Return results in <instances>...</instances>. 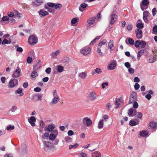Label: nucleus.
I'll list each match as a JSON object with an SVG mask.
<instances>
[{
	"mask_svg": "<svg viewBox=\"0 0 157 157\" xmlns=\"http://www.w3.org/2000/svg\"><path fill=\"white\" fill-rule=\"evenodd\" d=\"M97 17H90L87 21V28L89 29L93 27L96 24V19Z\"/></svg>",
	"mask_w": 157,
	"mask_h": 157,
	"instance_id": "f257e3e1",
	"label": "nucleus"
},
{
	"mask_svg": "<svg viewBox=\"0 0 157 157\" xmlns=\"http://www.w3.org/2000/svg\"><path fill=\"white\" fill-rule=\"evenodd\" d=\"M117 19V16L116 14V11L114 10L109 18V24L112 25L116 21Z\"/></svg>",
	"mask_w": 157,
	"mask_h": 157,
	"instance_id": "f03ea898",
	"label": "nucleus"
},
{
	"mask_svg": "<svg viewBox=\"0 0 157 157\" xmlns=\"http://www.w3.org/2000/svg\"><path fill=\"white\" fill-rule=\"evenodd\" d=\"M28 42L31 45H34L37 43V38L35 36L33 35H31L29 37Z\"/></svg>",
	"mask_w": 157,
	"mask_h": 157,
	"instance_id": "7ed1b4c3",
	"label": "nucleus"
},
{
	"mask_svg": "<svg viewBox=\"0 0 157 157\" xmlns=\"http://www.w3.org/2000/svg\"><path fill=\"white\" fill-rule=\"evenodd\" d=\"M137 101V97L136 93L134 92H132L129 97L128 103L129 104H132L133 102H135Z\"/></svg>",
	"mask_w": 157,
	"mask_h": 157,
	"instance_id": "20e7f679",
	"label": "nucleus"
},
{
	"mask_svg": "<svg viewBox=\"0 0 157 157\" xmlns=\"http://www.w3.org/2000/svg\"><path fill=\"white\" fill-rule=\"evenodd\" d=\"M149 2L148 0H143L140 3V7L141 10L144 11L147 9Z\"/></svg>",
	"mask_w": 157,
	"mask_h": 157,
	"instance_id": "39448f33",
	"label": "nucleus"
},
{
	"mask_svg": "<svg viewBox=\"0 0 157 157\" xmlns=\"http://www.w3.org/2000/svg\"><path fill=\"white\" fill-rule=\"evenodd\" d=\"M82 123L85 126H90L92 124V121L91 119L88 117L83 118L82 120Z\"/></svg>",
	"mask_w": 157,
	"mask_h": 157,
	"instance_id": "423d86ee",
	"label": "nucleus"
},
{
	"mask_svg": "<svg viewBox=\"0 0 157 157\" xmlns=\"http://www.w3.org/2000/svg\"><path fill=\"white\" fill-rule=\"evenodd\" d=\"M91 51V49L90 47H86L82 48L80 50V52L83 55L86 56L89 54Z\"/></svg>",
	"mask_w": 157,
	"mask_h": 157,
	"instance_id": "0eeeda50",
	"label": "nucleus"
},
{
	"mask_svg": "<svg viewBox=\"0 0 157 157\" xmlns=\"http://www.w3.org/2000/svg\"><path fill=\"white\" fill-rule=\"evenodd\" d=\"M18 83V81L17 79L15 78H12L9 82V86L10 87H13L17 86Z\"/></svg>",
	"mask_w": 157,
	"mask_h": 157,
	"instance_id": "6e6552de",
	"label": "nucleus"
},
{
	"mask_svg": "<svg viewBox=\"0 0 157 157\" xmlns=\"http://www.w3.org/2000/svg\"><path fill=\"white\" fill-rule=\"evenodd\" d=\"M150 13L148 11H145L143 13V19L144 21L146 23H148L149 21L147 18L150 16Z\"/></svg>",
	"mask_w": 157,
	"mask_h": 157,
	"instance_id": "1a4fd4ad",
	"label": "nucleus"
},
{
	"mask_svg": "<svg viewBox=\"0 0 157 157\" xmlns=\"http://www.w3.org/2000/svg\"><path fill=\"white\" fill-rule=\"evenodd\" d=\"M116 61L113 60L109 64L107 68L109 70H113L116 67Z\"/></svg>",
	"mask_w": 157,
	"mask_h": 157,
	"instance_id": "9d476101",
	"label": "nucleus"
},
{
	"mask_svg": "<svg viewBox=\"0 0 157 157\" xmlns=\"http://www.w3.org/2000/svg\"><path fill=\"white\" fill-rule=\"evenodd\" d=\"M135 33L137 38L140 39L142 38L143 32L142 30L139 29H137L135 31Z\"/></svg>",
	"mask_w": 157,
	"mask_h": 157,
	"instance_id": "9b49d317",
	"label": "nucleus"
},
{
	"mask_svg": "<svg viewBox=\"0 0 157 157\" xmlns=\"http://www.w3.org/2000/svg\"><path fill=\"white\" fill-rule=\"evenodd\" d=\"M96 94L94 92H90L88 96V99L90 101L94 100L96 99Z\"/></svg>",
	"mask_w": 157,
	"mask_h": 157,
	"instance_id": "f8f14e48",
	"label": "nucleus"
},
{
	"mask_svg": "<svg viewBox=\"0 0 157 157\" xmlns=\"http://www.w3.org/2000/svg\"><path fill=\"white\" fill-rule=\"evenodd\" d=\"M147 94L145 95V98L148 100H150L151 98V95H153L154 94V91L152 90H149L148 91Z\"/></svg>",
	"mask_w": 157,
	"mask_h": 157,
	"instance_id": "ddd939ff",
	"label": "nucleus"
},
{
	"mask_svg": "<svg viewBox=\"0 0 157 157\" xmlns=\"http://www.w3.org/2000/svg\"><path fill=\"white\" fill-rule=\"evenodd\" d=\"M21 70L19 67L17 69H16L13 74L12 75V77L13 78H17L20 76Z\"/></svg>",
	"mask_w": 157,
	"mask_h": 157,
	"instance_id": "4468645a",
	"label": "nucleus"
},
{
	"mask_svg": "<svg viewBox=\"0 0 157 157\" xmlns=\"http://www.w3.org/2000/svg\"><path fill=\"white\" fill-rule=\"evenodd\" d=\"M36 121V118L34 117H31L30 119H28V121L32 126H34L35 125V124L34 122H35Z\"/></svg>",
	"mask_w": 157,
	"mask_h": 157,
	"instance_id": "2eb2a0df",
	"label": "nucleus"
},
{
	"mask_svg": "<svg viewBox=\"0 0 157 157\" xmlns=\"http://www.w3.org/2000/svg\"><path fill=\"white\" fill-rule=\"evenodd\" d=\"M45 148L46 150H48V148L52 147L53 144L52 143L48 141H46L44 142Z\"/></svg>",
	"mask_w": 157,
	"mask_h": 157,
	"instance_id": "dca6fc26",
	"label": "nucleus"
},
{
	"mask_svg": "<svg viewBox=\"0 0 157 157\" xmlns=\"http://www.w3.org/2000/svg\"><path fill=\"white\" fill-rule=\"evenodd\" d=\"M40 16V17H44L48 14L49 13L44 9H41L39 12Z\"/></svg>",
	"mask_w": 157,
	"mask_h": 157,
	"instance_id": "f3484780",
	"label": "nucleus"
},
{
	"mask_svg": "<svg viewBox=\"0 0 157 157\" xmlns=\"http://www.w3.org/2000/svg\"><path fill=\"white\" fill-rule=\"evenodd\" d=\"M126 44L128 45H133L134 44V40L131 38H127L125 40Z\"/></svg>",
	"mask_w": 157,
	"mask_h": 157,
	"instance_id": "a211bd4d",
	"label": "nucleus"
},
{
	"mask_svg": "<svg viewBox=\"0 0 157 157\" xmlns=\"http://www.w3.org/2000/svg\"><path fill=\"white\" fill-rule=\"evenodd\" d=\"M114 42L113 40H110L108 43V47L109 49L111 51H113L114 49Z\"/></svg>",
	"mask_w": 157,
	"mask_h": 157,
	"instance_id": "6ab92c4d",
	"label": "nucleus"
},
{
	"mask_svg": "<svg viewBox=\"0 0 157 157\" xmlns=\"http://www.w3.org/2000/svg\"><path fill=\"white\" fill-rule=\"evenodd\" d=\"M52 99V103L53 104H55L57 103L59 101V98L58 95L57 93H56V96L54 97Z\"/></svg>",
	"mask_w": 157,
	"mask_h": 157,
	"instance_id": "aec40b11",
	"label": "nucleus"
},
{
	"mask_svg": "<svg viewBox=\"0 0 157 157\" xmlns=\"http://www.w3.org/2000/svg\"><path fill=\"white\" fill-rule=\"evenodd\" d=\"M87 6V5L85 3L81 4L80 6L79 7V10L81 12H82L84 10V9H85Z\"/></svg>",
	"mask_w": 157,
	"mask_h": 157,
	"instance_id": "412c9836",
	"label": "nucleus"
},
{
	"mask_svg": "<svg viewBox=\"0 0 157 157\" xmlns=\"http://www.w3.org/2000/svg\"><path fill=\"white\" fill-rule=\"evenodd\" d=\"M135 112H134V116H135V117H137L140 119H141L142 117L143 114H142L140 112H136V110H135Z\"/></svg>",
	"mask_w": 157,
	"mask_h": 157,
	"instance_id": "4be33fe9",
	"label": "nucleus"
},
{
	"mask_svg": "<svg viewBox=\"0 0 157 157\" xmlns=\"http://www.w3.org/2000/svg\"><path fill=\"white\" fill-rule=\"evenodd\" d=\"M137 22H141V23H139L137 24V27L139 29H142L144 27V24L142 22L141 20L139 19L137 21Z\"/></svg>",
	"mask_w": 157,
	"mask_h": 157,
	"instance_id": "5701e85b",
	"label": "nucleus"
},
{
	"mask_svg": "<svg viewBox=\"0 0 157 157\" xmlns=\"http://www.w3.org/2000/svg\"><path fill=\"white\" fill-rule=\"evenodd\" d=\"M135 112V110L133 111V109L132 108H130L128 111V115L129 117H133L134 116V112Z\"/></svg>",
	"mask_w": 157,
	"mask_h": 157,
	"instance_id": "b1692460",
	"label": "nucleus"
},
{
	"mask_svg": "<svg viewBox=\"0 0 157 157\" xmlns=\"http://www.w3.org/2000/svg\"><path fill=\"white\" fill-rule=\"evenodd\" d=\"M149 126L152 128L155 129L157 127V124L155 122L152 121L149 123Z\"/></svg>",
	"mask_w": 157,
	"mask_h": 157,
	"instance_id": "393cba45",
	"label": "nucleus"
},
{
	"mask_svg": "<svg viewBox=\"0 0 157 157\" xmlns=\"http://www.w3.org/2000/svg\"><path fill=\"white\" fill-rule=\"evenodd\" d=\"M139 123V121H138L136 122L133 120H131L130 121L129 124V125L132 126H135L136 125H137Z\"/></svg>",
	"mask_w": 157,
	"mask_h": 157,
	"instance_id": "a878e982",
	"label": "nucleus"
},
{
	"mask_svg": "<svg viewBox=\"0 0 157 157\" xmlns=\"http://www.w3.org/2000/svg\"><path fill=\"white\" fill-rule=\"evenodd\" d=\"M104 123L103 119H101L98 122V128L99 129L102 128L103 126Z\"/></svg>",
	"mask_w": 157,
	"mask_h": 157,
	"instance_id": "bb28decb",
	"label": "nucleus"
},
{
	"mask_svg": "<svg viewBox=\"0 0 157 157\" xmlns=\"http://www.w3.org/2000/svg\"><path fill=\"white\" fill-rule=\"evenodd\" d=\"M121 101L119 99H116L115 101V104L116 105V108L117 109L119 107L120 105Z\"/></svg>",
	"mask_w": 157,
	"mask_h": 157,
	"instance_id": "cd10ccee",
	"label": "nucleus"
},
{
	"mask_svg": "<svg viewBox=\"0 0 157 157\" xmlns=\"http://www.w3.org/2000/svg\"><path fill=\"white\" fill-rule=\"evenodd\" d=\"M148 135V133L145 130L141 131L140 132V135L141 136L146 137Z\"/></svg>",
	"mask_w": 157,
	"mask_h": 157,
	"instance_id": "c85d7f7f",
	"label": "nucleus"
},
{
	"mask_svg": "<svg viewBox=\"0 0 157 157\" xmlns=\"http://www.w3.org/2000/svg\"><path fill=\"white\" fill-rule=\"evenodd\" d=\"M141 40H137L135 42L134 45L136 48H138L140 46L141 44Z\"/></svg>",
	"mask_w": 157,
	"mask_h": 157,
	"instance_id": "c756f323",
	"label": "nucleus"
},
{
	"mask_svg": "<svg viewBox=\"0 0 157 157\" xmlns=\"http://www.w3.org/2000/svg\"><path fill=\"white\" fill-rule=\"evenodd\" d=\"M87 76V73L85 72H82L79 74V76L81 78H85Z\"/></svg>",
	"mask_w": 157,
	"mask_h": 157,
	"instance_id": "7c9ffc66",
	"label": "nucleus"
},
{
	"mask_svg": "<svg viewBox=\"0 0 157 157\" xmlns=\"http://www.w3.org/2000/svg\"><path fill=\"white\" fill-rule=\"evenodd\" d=\"M54 128L55 127L53 125H49L48 126L47 130L48 131L50 132L52 131Z\"/></svg>",
	"mask_w": 157,
	"mask_h": 157,
	"instance_id": "2f4dec72",
	"label": "nucleus"
},
{
	"mask_svg": "<svg viewBox=\"0 0 157 157\" xmlns=\"http://www.w3.org/2000/svg\"><path fill=\"white\" fill-rule=\"evenodd\" d=\"M22 91L23 90L22 89L19 88L16 90V92L17 93L20 94V96H22L24 94L23 93H22Z\"/></svg>",
	"mask_w": 157,
	"mask_h": 157,
	"instance_id": "473e14b6",
	"label": "nucleus"
},
{
	"mask_svg": "<svg viewBox=\"0 0 157 157\" xmlns=\"http://www.w3.org/2000/svg\"><path fill=\"white\" fill-rule=\"evenodd\" d=\"M95 72H93L92 74L94 75L95 74V73H96L98 74H99L102 72L100 68H96L95 69Z\"/></svg>",
	"mask_w": 157,
	"mask_h": 157,
	"instance_id": "72a5a7b5",
	"label": "nucleus"
},
{
	"mask_svg": "<svg viewBox=\"0 0 157 157\" xmlns=\"http://www.w3.org/2000/svg\"><path fill=\"white\" fill-rule=\"evenodd\" d=\"M107 40L106 39H103L102 41H101L98 44V46L100 47H101L103 45H105L106 43Z\"/></svg>",
	"mask_w": 157,
	"mask_h": 157,
	"instance_id": "f704fd0d",
	"label": "nucleus"
},
{
	"mask_svg": "<svg viewBox=\"0 0 157 157\" xmlns=\"http://www.w3.org/2000/svg\"><path fill=\"white\" fill-rule=\"evenodd\" d=\"M152 33L157 35V25H155L153 27L152 29Z\"/></svg>",
	"mask_w": 157,
	"mask_h": 157,
	"instance_id": "c9c22d12",
	"label": "nucleus"
},
{
	"mask_svg": "<svg viewBox=\"0 0 157 157\" xmlns=\"http://www.w3.org/2000/svg\"><path fill=\"white\" fill-rule=\"evenodd\" d=\"M60 52L59 50L56 51L55 52H52L50 54V55L53 57H55L56 56H57V55H58Z\"/></svg>",
	"mask_w": 157,
	"mask_h": 157,
	"instance_id": "e433bc0d",
	"label": "nucleus"
},
{
	"mask_svg": "<svg viewBox=\"0 0 157 157\" xmlns=\"http://www.w3.org/2000/svg\"><path fill=\"white\" fill-rule=\"evenodd\" d=\"M9 19V17L7 16H3L0 21L2 22V21H8Z\"/></svg>",
	"mask_w": 157,
	"mask_h": 157,
	"instance_id": "4c0bfd02",
	"label": "nucleus"
},
{
	"mask_svg": "<svg viewBox=\"0 0 157 157\" xmlns=\"http://www.w3.org/2000/svg\"><path fill=\"white\" fill-rule=\"evenodd\" d=\"M38 75L37 74L36 72L35 71H33L32 72L31 75V77L33 78H34Z\"/></svg>",
	"mask_w": 157,
	"mask_h": 157,
	"instance_id": "58836bf2",
	"label": "nucleus"
},
{
	"mask_svg": "<svg viewBox=\"0 0 157 157\" xmlns=\"http://www.w3.org/2000/svg\"><path fill=\"white\" fill-rule=\"evenodd\" d=\"M78 146V144L76 143L74 145H70L69 146V149H71L73 148H76Z\"/></svg>",
	"mask_w": 157,
	"mask_h": 157,
	"instance_id": "ea45409f",
	"label": "nucleus"
},
{
	"mask_svg": "<svg viewBox=\"0 0 157 157\" xmlns=\"http://www.w3.org/2000/svg\"><path fill=\"white\" fill-rule=\"evenodd\" d=\"M63 70V68L62 66L59 65L57 67V71L59 72H61Z\"/></svg>",
	"mask_w": 157,
	"mask_h": 157,
	"instance_id": "a19ab883",
	"label": "nucleus"
},
{
	"mask_svg": "<svg viewBox=\"0 0 157 157\" xmlns=\"http://www.w3.org/2000/svg\"><path fill=\"white\" fill-rule=\"evenodd\" d=\"M144 53V51L143 50H141L139 51L138 53L137 56L138 57H140L141 56L143 55Z\"/></svg>",
	"mask_w": 157,
	"mask_h": 157,
	"instance_id": "79ce46f5",
	"label": "nucleus"
},
{
	"mask_svg": "<svg viewBox=\"0 0 157 157\" xmlns=\"http://www.w3.org/2000/svg\"><path fill=\"white\" fill-rule=\"evenodd\" d=\"M94 157H101V154L100 152L96 151L94 154Z\"/></svg>",
	"mask_w": 157,
	"mask_h": 157,
	"instance_id": "37998d69",
	"label": "nucleus"
},
{
	"mask_svg": "<svg viewBox=\"0 0 157 157\" xmlns=\"http://www.w3.org/2000/svg\"><path fill=\"white\" fill-rule=\"evenodd\" d=\"M56 137V135L54 134L51 133L49 136V140H53L55 139Z\"/></svg>",
	"mask_w": 157,
	"mask_h": 157,
	"instance_id": "c03bdc74",
	"label": "nucleus"
},
{
	"mask_svg": "<svg viewBox=\"0 0 157 157\" xmlns=\"http://www.w3.org/2000/svg\"><path fill=\"white\" fill-rule=\"evenodd\" d=\"M65 140L67 142L69 143L70 142H71L72 139L70 137L66 136L65 137Z\"/></svg>",
	"mask_w": 157,
	"mask_h": 157,
	"instance_id": "a18cd8bd",
	"label": "nucleus"
},
{
	"mask_svg": "<svg viewBox=\"0 0 157 157\" xmlns=\"http://www.w3.org/2000/svg\"><path fill=\"white\" fill-rule=\"evenodd\" d=\"M55 8L56 9H60L62 7V5L60 3H58L55 5Z\"/></svg>",
	"mask_w": 157,
	"mask_h": 157,
	"instance_id": "49530a36",
	"label": "nucleus"
},
{
	"mask_svg": "<svg viewBox=\"0 0 157 157\" xmlns=\"http://www.w3.org/2000/svg\"><path fill=\"white\" fill-rule=\"evenodd\" d=\"M40 67V65L38 63H36V64L34 66V69L36 70L39 69Z\"/></svg>",
	"mask_w": 157,
	"mask_h": 157,
	"instance_id": "de8ad7c7",
	"label": "nucleus"
},
{
	"mask_svg": "<svg viewBox=\"0 0 157 157\" xmlns=\"http://www.w3.org/2000/svg\"><path fill=\"white\" fill-rule=\"evenodd\" d=\"M141 47L142 48H144L145 46L146 43V42L143 40H141Z\"/></svg>",
	"mask_w": 157,
	"mask_h": 157,
	"instance_id": "09e8293b",
	"label": "nucleus"
},
{
	"mask_svg": "<svg viewBox=\"0 0 157 157\" xmlns=\"http://www.w3.org/2000/svg\"><path fill=\"white\" fill-rule=\"evenodd\" d=\"M77 21V19L76 18H74L71 20V23L72 24H74L76 23Z\"/></svg>",
	"mask_w": 157,
	"mask_h": 157,
	"instance_id": "8fccbe9b",
	"label": "nucleus"
},
{
	"mask_svg": "<svg viewBox=\"0 0 157 157\" xmlns=\"http://www.w3.org/2000/svg\"><path fill=\"white\" fill-rule=\"evenodd\" d=\"M97 52L99 54L100 56H103V53L101 52V49L100 48H98L97 49Z\"/></svg>",
	"mask_w": 157,
	"mask_h": 157,
	"instance_id": "3c124183",
	"label": "nucleus"
},
{
	"mask_svg": "<svg viewBox=\"0 0 157 157\" xmlns=\"http://www.w3.org/2000/svg\"><path fill=\"white\" fill-rule=\"evenodd\" d=\"M155 59L154 57H152L149 58V62L151 63H153L155 61Z\"/></svg>",
	"mask_w": 157,
	"mask_h": 157,
	"instance_id": "603ef678",
	"label": "nucleus"
},
{
	"mask_svg": "<svg viewBox=\"0 0 157 157\" xmlns=\"http://www.w3.org/2000/svg\"><path fill=\"white\" fill-rule=\"evenodd\" d=\"M109 117L107 115H103L102 119H103V121H106L108 119Z\"/></svg>",
	"mask_w": 157,
	"mask_h": 157,
	"instance_id": "864d4df0",
	"label": "nucleus"
},
{
	"mask_svg": "<svg viewBox=\"0 0 157 157\" xmlns=\"http://www.w3.org/2000/svg\"><path fill=\"white\" fill-rule=\"evenodd\" d=\"M40 127L42 128H43L44 127L45 124L44 123V122L43 121L41 120L40 121Z\"/></svg>",
	"mask_w": 157,
	"mask_h": 157,
	"instance_id": "5fc2aeb1",
	"label": "nucleus"
},
{
	"mask_svg": "<svg viewBox=\"0 0 157 157\" xmlns=\"http://www.w3.org/2000/svg\"><path fill=\"white\" fill-rule=\"evenodd\" d=\"M132 28V25L131 24H129L127 27V29L128 31L131 30Z\"/></svg>",
	"mask_w": 157,
	"mask_h": 157,
	"instance_id": "6e6d98bb",
	"label": "nucleus"
},
{
	"mask_svg": "<svg viewBox=\"0 0 157 157\" xmlns=\"http://www.w3.org/2000/svg\"><path fill=\"white\" fill-rule=\"evenodd\" d=\"M136 101L133 103V107L135 109L137 108L138 107V104Z\"/></svg>",
	"mask_w": 157,
	"mask_h": 157,
	"instance_id": "4d7b16f0",
	"label": "nucleus"
},
{
	"mask_svg": "<svg viewBox=\"0 0 157 157\" xmlns=\"http://www.w3.org/2000/svg\"><path fill=\"white\" fill-rule=\"evenodd\" d=\"M14 126L10 125L7 127L6 129L7 130H13L14 129Z\"/></svg>",
	"mask_w": 157,
	"mask_h": 157,
	"instance_id": "13d9d810",
	"label": "nucleus"
},
{
	"mask_svg": "<svg viewBox=\"0 0 157 157\" xmlns=\"http://www.w3.org/2000/svg\"><path fill=\"white\" fill-rule=\"evenodd\" d=\"M124 66L128 68H129L131 67V65L128 62H126L124 63Z\"/></svg>",
	"mask_w": 157,
	"mask_h": 157,
	"instance_id": "bf43d9fd",
	"label": "nucleus"
},
{
	"mask_svg": "<svg viewBox=\"0 0 157 157\" xmlns=\"http://www.w3.org/2000/svg\"><path fill=\"white\" fill-rule=\"evenodd\" d=\"M134 89H135V90H138L140 87V86L139 85V84L137 83H136L135 85H134Z\"/></svg>",
	"mask_w": 157,
	"mask_h": 157,
	"instance_id": "052dcab7",
	"label": "nucleus"
},
{
	"mask_svg": "<svg viewBox=\"0 0 157 157\" xmlns=\"http://www.w3.org/2000/svg\"><path fill=\"white\" fill-rule=\"evenodd\" d=\"M128 71L130 74H133L134 73V69L130 67L128 69Z\"/></svg>",
	"mask_w": 157,
	"mask_h": 157,
	"instance_id": "680f3d73",
	"label": "nucleus"
},
{
	"mask_svg": "<svg viewBox=\"0 0 157 157\" xmlns=\"http://www.w3.org/2000/svg\"><path fill=\"white\" fill-rule=\"evenodd\" d=\"M79 155L81 157H86L87 155L86 153L83 152H81L79 153Z\"/></svg>",
	"mask_w": 157,
	"mask_h": 157,
	"instance_id": "e2e57ef3",
	"label": "nucleus"
},
{
	"mask_svg": "<svg viewBox=\"0 0 157 157\" xmlns=\"http://www.w3.org/2000/svg\"><path fill=\"white\" fill-rule=\"evenodd\" d=\"M51 68L50 67H48L46 69L45 72L49 74L51 73Z\"/></svg>",
	"mask_w": 157,
	"mask_h": 157,
	"instance_id": "0e129e2a",
	"label": "nucleus"
},
{
	"mask_svg": "<svg viewBox=\"0 0 157 157\" xmlns=\"http://www.w3.org/2000/svg\"><path fill=\"white\" fill-rule=\"evenodd\" d=\"M34 90L36 92H39L41 90V89L39 87H36L34 88Z\"/></svg>",
	"mask_w": 157,
	"mask_h": 157,
	"instance_id": "69168bd1",
	"label": "nucleus"
},
{
	"mask_svg": "<svg viewBox=\"0 0 157 157\" xmlns=\"http://www.w3.org/2000/svg\"><path fill=\"white\" fill-rule=\"evenodd\" d=\"M152 15L153 16H154L156 14V12H157V10L156 8H154L152 10Z\"/></svg>",
	"mask_w": 157,
	"mask_h": 157,
	"instance_id": "338daca9",
	"label": "nucleus"
},
{
	"mask_svg": "<svg viewBox=\"0 0 157 157\" xmlns=\"http://www.w3.org/2000/svg\"><path fill=\"white\" fill-rule=\"evenodd\" d=\"M2 44H8V41L6 39H4L2 42Z\"/></svg>",
	"mask_w": 157,
	"mask_h": 157,
	"instance_id": "774afa93",
	"label": "nucleus"
}]
</instances>
